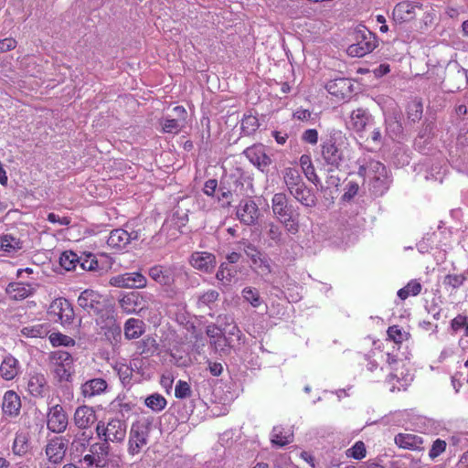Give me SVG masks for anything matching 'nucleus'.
<instances>
[{
	"label": "nucleus",
	"instance_id": "09e8293b",
	"mask_svg": "<svg viewBox=\"0 0 468 468\" xmlns=\"http://www.w3.org/2000/svg\"><path fill=\"white\" fill-rule=\"evenodd\" d=\"M387 335L389 340L397 345H400L409 338V334L404 332L399 325H391L387 330Z\"/></svg>",
	"mask_w": 468,
	"mask_h": 468
},
{
	"label": "nucleus",
	"instance_id": "2f4dec72",
	"mask_svg": "<svg viewBox=\"0 0 468 468\" xmlns=\"http://www.w3.org/2000/svg\"><path fill=\"white\" fill-rule=\"evenodd\" d=\"M138 354L144 356H153L158 349L156 339L151 335H146L135 344Z\"/></svg>",
	"mask_w": 468,
	"mask_h": 468
},
{
	"label": "nucleus",
	"instance_id": "7ed1b4c3",
	"mask_svg": "<svg viewBox=\"0 0 468 468\" xmlns=\"http://www.w3.org/2000/svg\"><path fill=\"white\" fill-rule=\"evenodd\" d=\"M344 139L341 133L336 131H333L322 138L321 155L325 164L335 167L339 166L344 159V152L341 149Z\"/></svg>",
	"mask_w": 468,
	"mask_h": 468
},
{
	"label": "nucleus",
	"instance_id": "3c124183",
	"mask_svg": "<svg viewBox=\"0 0 468 468\" xmlns=\"http://www.w3.org/2000/svg\"><path fill=\"white\" fill-rule=\"evenodd\" d=\"M216 278L224 285H229L233 278V270L228 266L227 263L223 262L220 264Z\"/></svg>",
	"mask_w": 468,
	"mask_h": 468
},
{
	"label": "nucleus",
	"instance_id": "864d4df0",
	"mask_svg": "<svg viewBox=\"0 0 468 468\" xmlns=\"http://www.w3.org/2000/svg\"><path fill=\"white\" fill-rule=\"evenodd\" d=\"M218 297L219 293L218 291L208 290L198 297L197 306L199 308L204 306H210L211 303H214L218 301Z\"/></svg>",
	"mask_w": 468,
	"mask_h": 468
},
{
	"label": "nucleus",
	"instance_id": "603ef678",
	"mask_svg": "<svg viewBox=\"0 0 468 468\" xmlns=\"http://www.w3.org/2000/svg\"><path fill=\"white\" fill-rule=\"evenodd\" d=\"M266 228L268 238L275 244H281L282 241V230L281 227L274 222H269L266 224Z\"/></svg>",
	"mask_w": 468,
	"mask_h": 468
},
{
	"label": "nucleus",
	"instance_id": "7c9ffc66",
	"mask_svg": "<svg viewBox=\"0 0 468 468\" xmlns=\"http://www.w3.org/2000/svg\"><path fill=\"white\" fill-rule=\"evenodd\" d=\"M299 163L305 177L317 186L321 180L315 172L311 156L309 154L301 155Z\"/></svg>",
	"mask_w": 468,
	"mask_h": 468
},
{
	"label": "nucleus",
	"instance_id": "f03ea898",
	"mask_svg": "<svg viewBox=\"0 0 468 468\" xmlns=\"http://www.w3.org/2000/svg\"><path fill=\"white\" fill-rule=\"evenodd\" d=\"M48 367L57 381L69 382L74 373L73 356L64 350L52 351L48 355Z\"/></svg>",
	"mask_w": 468,
	"mask_h": 468
},
{
	"label": "nucleus",
	"instance_id": "69168bd1",
	"mask_svg": "<svg viewBox=\"0 0 468 468\" xmlns=\"http://www.w3.org/2000/svg\"><path fill=\"white\" fill-rule=\"evenodd\" d=\"M44 333V327L42 324L34 326H27L22 329V334L28 337H38Z\"/></svg>",
	"mask_w": 468,
	"mask_h": 468
},
{
	"label": "nucleus",
	"instance_id": "e2e57ef3",
	"mask_svg": "<svg viewBox=\"0 0 468 468\" xmlns=\"http://www.w3.org/2000/svg\"><path fill=\"white\" fill-rule=\"evenodd\" d=\"M319 134L316 129H307L301 136V140L308 144L315 145L318 143Z\"/></svg>",
	"mask_w": 468,
	"mask_h": 468
},
{
	"label": "nucleus",
	"instance_id": "1a4fd4ad",
	"mask_svg": "<svg viewBox=\"0 0 468 468\" xmlns=\"http://www.w3.org/2000/svg\"><path fill=\"white\" fill-rule=\"evenodd\" d=\"M109 284L118 288L143 289L147 285V279L140 271L125 272L112 277Z\"/></svg>",
	"mask_w": 468,
	"mask_h": 468
},
{
	"label": "nucleus",
	"instance_id": "2eb2a0df",
	"mask_svg": "<svg viewBox=\"0 0 468 468\" xmlns=\"http://www.w3.org/2000/svg\"><path fill=\"white\" fill-rule=\"evenodd\" d=\"M237 217L240 222L250 226L256 223L260 217V210L254 200H241L237 208Z\"/></svg>",
	"mask_w": 468,
	"mask_h": 468
},
{
	"label": "nucleus",
	"instance_id": "774afa93",
	"mask_svg": "<svg viewBox=\"0 0 468 468\" xmlns=\"http://www.w3.org/2000/svg\"><path fill=\"white\" fill-rule=\"evenodd\" d=\"M218 190V181L216 179H208L205 182L203 191L208 197H214Z\"/></svg>",
	"mask_w": 468,
	"mask_h": 468
},
{
	"label": "nucleus",
	"instance_id": "aec40b11",
	"mask_svg": "<svg viewBox=\"0 0 468 468\" xmlns=\"http://www.w3.org/2000/svg\"><path fill=\"white\" fill-rule=\"evenodd\" d=\"M21 399L14 390H7L3 397L2 411L5 418H16L20 414Z\"/></svg>",
	"mask_w": 468,
	"mask_h": 468
},
{
	"label": "nucleus",
	"instance_id": "338daca9",
	"mask_svg": "<svg viewBox=\"0 0 468 468\" xmlns=\"http://www.w3.org/2000/svg\"><path fill=\"white\" fill-rule=\"evenodd\" d=\"M17 42L13 37H6L4 39H0V52H6L9 50H13L16 48Z\"/></svg>",
	"mask_w": 468,
	"mask_h": 468
},
{
	"label": "nucleus",
	"instance_id": "4c0bfd02",
	"mask_svg": "<svg viewBox=\"0 0 468 468\" xmlns=\"http://www.w3.org/2000/svg\"><path fill=\"white\" fill-rule=\"evenodd\" d=\"M423 106L420 101L414 100L408 103L407 117L412 122H419L422 117Z\"/></svg>",
	"mask_w": 468,
	"mask_h": 468
},
{
	"label": "nucleus",
	"instance_id": "ea45409f",
	"mask_svg": "<svg viewBox=\"0 0 468 468\" xmlns=\"http://www.w3.org/2000/svg\"><path fill=\"white\" fill-rule=\"evenodd\" d=\"M145 405L154 411L163 410L167 404L165 398L158 393L148 396L144 401Z\"/></svg>",
	"mask_w": 468,
	"mask_h": 468
},
{
	"label": "nucleus",
	"instance_id": "412c9836",
	"mask_svg": "<svg viewBox=\"0 0 468 468\" xmlns=\"http://www.w3.org/2000/svg\"><path fill=\"white\" fill-rule=\"evenodd\" d=\"M96 412L92 407L82 405L76 409L73 421L80 430L89 429L96 421Z\"/></svg>",
	"mask_w": 468,
	"mask_h": 468
},
{
	"label": "nucleus",
	"instance_id": "6e6d98bb",
	"mask_svg": "<svg viewBox=\"0 0 468 468\" xmlns=\"http://www.w3.org/2000/svg\"><path fill=\"white\" fill-rule=\"evenodd\" d=\"M216 197L223 207H229L232 201V192L228 187L220 185L217 190Z\"/></svg>",
	"mask_w": 468,
	"mask_h": 468
},
{
	"label": "nucleus",
	"instance_id": "4d7b16f0",
	"mask_svg": "<svg viewBox=\"0 0 468 468\" xmlns=\"http://www.w3.org/2000/svg\"><path fill=\"white\" fill-rule=\"evenodd\" d=\"M447 442L444 440L436 439L429 451L430 459L434 461L437 457L445 452Z\"/></svg>",
	"mask_w": 468,
	"mask_h": 468
},
{
	"label": "nucleus",
	"instance_id": "bf43d9fd",
	"mask_svg": "<svg viewBox=\"0 0 468 468\" xmlns=\"http://www.w3.org/2000/svg\"><path fill=\"white\" fill-rule=\"evenodd\" d=\"M252 264L261 275H269L271 272L270 260L265 255H261Z\"/></svg>",
	"mask_w": 468,
	"mask_h": 468
},
{
	"label": "nucleus",
	"instance_id": "c85d7f7f",
	"mask_svg": "<svg viewBox=\"0 0 468 468\" xmlns=\"http://www.w3.org/2000/svg\"><path fill=\"white\" fill-rule=\"evenodd\" d=\"M386 363L388 366V369L390 371L387 378V381L392 385V390H393L396 388V385H395L394 381L396 380L398 383H399L400 380L404 379V377L402 376L403 375L402 371L400 372L401 377H399L398 374L399 366L402 362L399 359H398L396 355L387 353L386 354ZM397 388L399 389L400 388L397 387Z\"/></svg>",
	"mask_w": 468,
	"mask_h": 468
},
{
	"label": "nucleus",
	"instance_id": "9d476101",
	"mask_svg": "<svg viewBox=\"0 0 468 468\" xmlns=\"http://www.w3.org/2000/svg\"><path fill=\"white\" fill-rule=\"evenodd\" d=\"M356 39V42L347 48L349 56L361 58L373 51L377 47L376 37L370 31H367V34H357Z\"/></svg>",
	"mask_w": 468,
	"mask_h": 468
},
{
	"label": "nucleus",
	"instance_id": "680f3d73",
	"mask_svg": "<svg viewBox=\"0 0 468 468\" xmlns=\"http://www.w3.org/2000/svg\"><path fill=\"white\" fill-rule=\"evenodd\" d=\"M191 388L186 381L179 380L175 388V396L177 399H186L190 397Z\"/></svg>",
	"mask_w": 468,
	"mask_h": 468
},
{
	"label": "nucleus",
	"instance_id": "4be33fe9",
	"mask_svg": "<svg viewBox=\"0 0 468 468\" xmlns=\"http://www.w3.org/2000/svg\"><path fill=\"white\" fill-rule=\"evenodd\" d=\"M21 372V365L11 354L4 356L0 363V377L6 380H14Z\"/></svg>",
	"mask_w": 468,
	"mask_h": 468
},
{
	"label": "nucleus",
	"instance_id": "a211bd4d",
	"mask_svg": "<svg viewBox=\"0 0 468 468\" xmlns=\"http://www.w3.org/2000/svg\"><path fill=\"white\" fill-rule=\"evenodd\" d=\"M395 444L404 450L420 452L424 450V440L421 436L413 433L397 434L394 438Z\"/></svg>",
	"mask_w": 468,
	"mask_h": 468
},
{
	"label": "nucleus",
	"instance_id": "cd10ccee",
	"mask_svg": "<svg viewBox=\"0 0 468 468\" xmlns=\"http://www.w3.org/2000/svg\"><path fill=\"white\" fill-rule=\"evenodd\" d=\"M124 337L127 340L138 339L145 332V324L137 318H129L123 325Z\"/></svg>",
	"mask_w": 468,
	"mask_h": 468
},
{
	"label": "nucleus",
	"instance_id": "a18cd8bd",
	"mask_svg": "<svg viewBox=\"0 0 468 468\" xmlns=\"http://www.w3.org/2000/svg\"><path fill=\"white\" fill-rule=\"evenodd\" d=\"M113 368L117 372L119 378L123 385L131 383L133 373L132 367L124 363H116Z\"/></svg>",
	"mask_w": 468,
	"mask_h": 468
},
{
	"label": "nucleus",
	"instance_id": "37998d69",
	"mask_svg": "<svg viewBox=\"0 0 468 468\" xmlns=\"http://www.w3.org/2000/svg\"><path fill=\"white\" fill-rule=\"evenodd\" d=\"M0 248L7 253H13L21 249L20 241L10 235L0 238Z\"/></svg>",
	"mask_w": 468,
	"mask_h": 468
},
{
	"label": "nucleus",
	"instance_id": "ddd939ff",
	"mask_svg": "<svg viewBox=\"0 0 468 468\" xmlns=\"http://www.w3.org/2000/svg\"><path fill=\"white\" fill-rule=\"evenodd\" d=\"M68 416L61 405H55L50 408L48 413V429L55 433L63 432L68 426Z\"/></svg>",
	"mask_w": 468,
	"mask_h": 468
},
{
	"label": "nucleus",
	"instance_id": "de8ad7c7",
	"mask_svg": "<svg viewBox=\"0 0 468 468\" xmlns=\"http://www.w3.org/2000/svg\"><path fill=\"white\" fill-rule=\"evenodd\" d=\"M244 300L251 304V306L257 308L261 306L262 301L260 296V292L256 288L245 287L241 292Z\"/></svg>",
	"mask_w": 468,
	"mask_h": 468
},
{
	"label": "nucleus",
	"instance_id": "6ab92c4d",
	"mask_svg": "<svg viewBox=\"0 0 468 468\" xmlns=\"http://www.w3.org/2000/svg\"><path fill=\"white\" fill-rule=\"evenodd\" d=\"M352 82L349 79L339 78L330 80L325 88L327 91L337 100H344L352 94Z\"/></svg>",
	"mask_w": 468,
	"mask_h": 468
},
{
	"label": "nucleus",
	"instance_id": "f704fd0d",
	"mask_svg": "<svg viewBox=\"0 0 468 468\" xmlns=\"http://www.w3.org/2000/svg\"><path fill=\"white\" fill-rule=\"evenodd\" d=\"M91 439H92L91 431H89V432L86 431H80L75 435V437L71 442V447L75 452L82 453L87 449V447L90 445V441Z\"/></svg>",
	"mask_w": 468,
	"mask_h": 468
},
{
	"label": "nucleus",
	"instance_id": "393cba45",
	"mask_svg": "<svg viewBox=\"0 0 468 468\" xmlns=\"http://www.w3.org/2000/svg\"><path fill=\"white\" fill-rule=\"evenodd\" d=\"M48 390V383L45 376L39 372H33L29 375L27 391L33 397H43Z\"/></svg>",
	"mask_w": 468,
	"mask_h": 468
},
{
	"label": "nucleus",
	"instance_id": "5701e85b",
	"mask_svg": "<svg viewBox=\"0 0 468 468\" xmlns=\"http://www.w3.org/2000/svg\"><path fill=\"white\" fill-rule=\"evenodd\" d=\"M173 111L176 113V118H166L161 122L162 131L164 133H177L180 132L183 126L181 122H186V119L187 117V112L183 106H176L173 109Z\"/></svg>",
	"mask_w": 468,
	"mask_h": 468
},
{
	"label": "nucleus",
	"instance_id": "49530a36",
	"mask_svg": "<svg viewBox=\"0 0 468 468\" xmlns=\"http://www.w3.org/2000/svg\"><path fill=\"white\" fill-rule=\"evenodd\" d=\"M347 458L362 460L367 456V448L362 441H357L355 444L346 451Z\"/></svg>",
	"mask_w": 468,
	"mask_h": 468
},
{
	"label": "nucleus",
	"instance_id": "9b49d317",
	"mask_svg": "<svg viewBox=\"0 0 468 468\" xmlns=\"http://www.w3.org/2000/svg\"><path fill=\"white\" fill-rule=\"evenodd\" d=\"M139 237V232L136 230L128 232L123 229H116L111 231L107 244L113 250H121L125 249L132 240H137Z\"/></svg>",
	"mask_w": 468,
	"mask_h": 468
},
{
	"label": "nucleus",
	"instance_id": "39448f33",
	"mask_svg": "<svg viewBox=\"0 0 468 468\" xmlns=\"http://www.w3.org/2000/svg\"><path fill=\"white\" fill-rule=\"evenodd\" d=\"M97 437L106 442H122L127 433V424L124 420L112 418L108 421L100 420L96 428Z\"/></svg>",
	"mask_w": 468,
	"mask_h": 468
},
{
	"label": "nucleus",
	"instance_id": "f8f14e48",
	"mask_svg": "<svg viewBox=\"0 0 468 468\" xmlns=\"http://www.w3.org/2000/svg\"><path fill=\"white\" fill-rule=\"evenodd\" d=\"M177 272L176 267L157 264L149 269L148 275L160 285L171 286L175 282Z\"/></svg>",
	"mask_w": 468,
	"mask_h": 468
},
{
	"label": "nucleus",
	"instance_id": "c756f323",
	"mask_svg": "<svg viewBox=\"0 0 468 468\" xmlns=\"http://www.w3.org/2000/svg\"><path fill=\"white\" fill-rule=\"evenodd\" d=\"M369 119L370 116L367 110L363 108H357L354 110L350 114V128L356 132H362L365 130Z\"/></svg>",
	"mask_w": 468,
	"mask_h": 468
},
{
	"label": "nucleus",
	"instance_id": "5fc2aeb1",
	"mask_svg": "<svg viewBox=\"0 0 468 468\" xmlns=\"http://www.w3.org/2000/svg\"><path fill=\"white\" fill-rule=\"evenodd\" d=\"M137 299L138 293L130 292L120 300V305L126 313H133L136 310L134 305Z\"/></svg>",
	"mask_w": 468,
	"mask_h": 468
},
{
	"label": "nucleus",
	"instance_id": "72a5a7b5",
	"mask_svg": "<svg viewBox=\"0 0 468 468\" xmlns=\"http://www.w3.org/2000/svg\"><path fill=\"white\" fill-rule=\"evenodd\" d=\"M293 435L289 431H285L280 426H276L271 431V442L280 447H283L292 441Z\"/></svg>",
	"mask_w": 468,
	"mask_h": 468
},
{
	"label": "nucleus",
	"instance_id": "8fccbe9b",
	"mask_svg": "<svg viewBox=\"0 0 468 468\" xmlns=\"http://www.w3.org/2000/svg\"><path fill=\"white\" fill-rule=\"evenodd\" d=\"M467 277L464 274H447L443 279V285L446 288H451L452 290H456L460 288Z\"/></svg>",
	"mask_w": 468,
	"mask_h": 468
},
{
	"label": "nucleus",
	"instance_id": "6e6552de",
	"mask_svg": "<svg viewBox=\"0 0 468 468\" xmlns=\"http://www.w3.org/2000/svg\"><path fill=\"white\" fill-rule=\"evenodd\" d=\"M49 314L55 317L63 326L72 324L75 312L70 302L65 298L55 299L49 306Z\"/></svg>",
	"mask_w": 468,
	"mask_h": 468
},
{
	"label": "nucleus",
	"instance_id": "052dcab7",
	"mask_svg": "<svg viewBox=\"0 0 468 468\" xmlns=\"http://www.w3.org/2000/svg\"><path fill=\"white\" fill-rule=\"evenodd\" d=\"M240 243L243 245L245 254L250 259L252 263L263 255L254 244L249 241H242Z\"/></svg>",
	"mask_w": 468,
	"mask_h": 468
},
{
	"label": "nucleus",
	"instance_id": "a19ab883",
	"mask_svg": "<svg viewBox=\"0 0 468 468\" xmlns=\"http://www.w3.org/2000/svg\"><path fill=\"white\" fill-rule=\"evenodd\" d=\"M12 450L15 454L19 456L24 455L28 451V439L27 434L23 432L16 434Z\"/></svg>",
	"mask_w": 468,
	"mask_h": 468
},
{
	"label": "nucleus",
	"instance_id": "13d9d810",
	"mask_svg": "<svg viewBox=\"0 0 468 468\" xmlns=\"http://www.w3.org/2000/svg\"><path fill=\"white\" fill-rule=\"evenodd\" d=\"M79 263L84 271H96L99 268V262L91 253L85 255L84 258H80Z\"/></svg>",
	"mask_w": 468,
	"mask_h": 468
},
{
	"label": "nucleus",
	"instance_id": "f3484780",
	"mask_svg": "<svg viewBox=\"0 0 468 468\" xmlns=\"http://www.w3.org/2000/svg\"><path fill=\"white\" fill-rule=\"evenodd\" d=\"M245 154L249 160L257 166L261 172L267 173L271 164V157L264 152L262 146L253 145L245 150Z\"/></svg>",
	"mask_w": 468,
	"mask_h": 468
},
{
	"label": "nucleus",
	"instance_id": "a878e982",
	"mask_svg": "<svg viewBox=\"0 0 468 468\" xmlns=\"http://www.w3.org/2000/svg\"><path fill=\"white\" fill-rule=\"evenodd\" d=\"M289 193L305 207H312L316 204V197L314 194L306 186L303 180L302 181V186H294L293 189L289 191Z\"/></svg>",
	"mask_w": 468,
	"mask_h": 468
},
{
	"label": "nucleus",
	"instance_id": "423d86ee",
	"mask_svg": "<svg viewBox=\"0 0 468 468\" xmlns=\"http://www.w3.org/2000/svg\"><path fill=\"white\" fill-rule=\"evenodd\" d=\"M149 436V429L142 421H135L132 424L129 441H128V452L131 455L138 454L144 446L147 444Z\"/></svg>",
	"mask_w": 468,
	"mask_h": 468
},
{
	"label": "nucleus",
	"instance_id": "0e129e2a",
	"mask_svg": "<svg viewBox=\"0 0 468 468\" xmlns=\"http://www.w3.org/2000/svg\"><path fill=\"white\" fill-rule=\"evenodd\" d=\"M219 319H222V317L219 316ZM223 319L225 320V327H223V331H228L229 334L233 335L240 334V330L234 323V319L231 316L224 315Z\"/></svg>",
	"mask_w": 468,
	"mask_h": 468
},
{
	"label": "nucleus",
	"instance_id": "e433bc0d",
	"mask_svg": "<svg viewBox=\"0 0 468 468\" xmlns=\"http://www.w3.org/2000/svg\"><path fill=\"white\" fill-rule=\"evenodd\" d=\"M421 284L416 280H411L406 286L398 291V296L401 300H406L410 296H417L420 293Z\"/></svg>",
	"mask_w": 468,
	"mask_h": 468
},
{
	"label": "nucleus",
	"instance_id": "b1692460",
	"mask_svg": "<svg viewBox=\"0 0 468 468\" xmlns=\"http://www.w3.org/2000/svg\"><path fill=\"white\" fill-rule=\"evenodd\" d=\"M7 296L14 301H22L35 292V288L30 283L20 282H10L5 288Z\"/></svg>",
	"mask_w": 468,
	"mask_h": 468
},
{
	"label": "nucleus",
	"instance_id": "79ce46f5",
	"mask_svg": "<svg viewBox=\"0 0 468 468\" xmlns=\"http://www.w3.org/2000/svg\"><path fill=\"white\" fill-rule=\"evenodd\" d=\"M80 258L73 251H64L59 258V264L66 271L75 270Z\"/></svg>",
	"mask_w": 468,
	"mask_h": 468
},
{
	"label": "nucleus",
	"instance_id": "f257e3e1",
	"mask_svg": "<svg viewBox=\"0 0 468 468\" xmlns=\"http://www.w3.org/2000/svg\"><path fill=\"white\" fill-rule=\"evenodd\" d=\"M77 302L83 310L98 317V324L113 321V306L105 296L97 291L91 289L84 290L80 294Z\"/></svg>",
	"mask_w": 468,
	"mask_h": 468
},
{
	"label": "nucleus",
	"instance_id": "c9c22d12",
	"mask_svg": "<svg viewBox=\"0 0 468 468\" xmlns=\"http://www.w3.org/2000/svg\"><path fill=\"white\" fill-rule=\"evenodd\" d=\"M260 127V122L257 116L250 113L245 114L241 120V130L245 135L253 134Z\"/></svg>",
	"mask_w": 468,
	"mask_h": 468
},
{
	"label": "nucleus",
	"instance_id": "bb28decb",
	"mask_svg": "<svg viewBox=\"0 0 468 468\" xmlns=\"http://www.w3.org/2000/svg\"><path fill=\"white\" fill-rule=\"evenodd\" d=\"M108 384L103 378H98L86 381L81 385V394L84 398L101 395L107 389Z\"/></svg>",
	"mask_w": 468,
	"mask_h": 468
},
{
	"label": "nucleus",
	"instance_id": "20e7f679",
	"mask_svg": "<svg viewBox=\"0 0 468 468\" xmlns=\"http://www.w3.org/2000/svg\"><path fill=\"white\" fill-rule=\"evenodd\" d=\"M271 209L274 216L284 226L286 230L295 235L300 229L297 217H293L288 205V197L284 193H276L271 198Z\"/></svg>",
	"mask_w": 468,
	"mask_h": 468
},
{
	"label": "nucleus",
	"instance_id": "473e14b6",
	"mask_svg": "<svg viewBox=\"0 0 468 468\" xmlns=\"http://www.w3.org/2000/svg\"><path fill=\"white\" fill-rule=\"evenodd\" d=\"M282 179L288 191L293 189L294 186H302L303 178L295 167H286L282 172Z\"/></svg>",
	"mask_w": 468,
	"mask_h": 468
},
{
	"label": "nucleus",
	"instance_id": "0eeeda50",
	"mask_svg": "<svg viewBox=\"0 0 468 468\" xmlns=\"http://www.w3.org/2000/svg\"><path fill=\"white\" fill-rule=\"evenodd\" d=\"M421 10L422 5L420 2L404 0L394 6L392 19L396 24L409 23L413 21Z\"/></svg>",
	"mask_w": 468,
	"mask_h": 468
},
{
	"label": "nucleus",
	"instance_id": "c03bdc74",
	"mask_svg": "<svg viewBox=\"0 0 468 468\" xmlns=\"http://www.w3.org/2000/svg\"><path fill=\"white\" fill-rule=\"evenodd\" d=\"M110 452V445L106 441L95 442L90 445V452L100 460L101 463L108 456Z\"/></svg>",
	"mask_w": 468,
	"mask_h": 468
},
{
	"label": "nucleus",
	"instance_id": "4468645a",
	"mask_svg": "<svg viewBox=\"0 0 468 468\" xmlns=\"http://www.w3.org/2000/svg\"><path fill=\"white\" fill-rule=\"evenodd\" d=\"M190 265L202 272L211 273L216 267V256L207 251H195L189 259Z\"/></svg>",
	"mask_w": 468,
	"mask_h": 468
},
{
	"label": "nucleus",
	"instance_id": "dca6fc26",
	"mask_svg": "<svg viewBox=\"0 0 468 468\" xmlns=\"http://www.w3.org/2000/svg\"><path fill=\"white\" fill-rule=\"evenodd\" d=\"M68 449V440L64 437H55L48 441L46 446V455L53 463H60Z\"/></svg>",
	"mask_w": 468,
	"mask_h": 468
},
{
	"label": "nucleus",
	"instance_id": "58836bf2",
	"mask_svg": "<svg viewBox=\"0 0 468 468\" xmlns=\"http://www.w3.org/2000/svg\"><path fill=\"white\" fill-rule=\"evenodd\" d=\"M48 339H49L50 344L54 347L74 346L76 344V341L72 337L66 335L60 332H54V333L50 334Z\"/></svg>",
	"mask_w": 468,
	"mask_h": 468
}]
</instances>
